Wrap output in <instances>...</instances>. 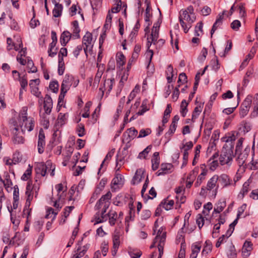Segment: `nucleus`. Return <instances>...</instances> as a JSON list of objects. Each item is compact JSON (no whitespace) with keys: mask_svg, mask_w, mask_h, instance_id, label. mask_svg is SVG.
<instances>
[{"mask_svg":"<svg viewBox=\"0 0 258 258\" xmlns=\"http://www.w3.org/2000/svg\"><path fill=\"white\" fill-rule=\"evenodd\" d=\"M112 194L108 191L105 195H103L97 202L95 208L96 210H100L95 215V220L96 223H102L107 220L106 210L108 209L111 198Z\"/></svg>","mask_w":258,"mask_h":258,"instance_id":"obj_1","label":"nucleus"},{"mask_svg":"<svg viewBox=\"0 0 258 258\" xmlns=\"http://www.w3.org/2000/svg\"><path fill=\"white\" fill-rule=\"evenodd\" d=\"M235 136L233 135L228 137L226 140H224L226 144L223 147L219 158V162L222 165L228 164L232 160L233 157V141L235 140Z\"/></svg>","mask_w":258,"mask_h":258,"instance_id":"obj_2","label":"nucleus"},{"mask_svg":"<svg viewBox=\"0 0 258 258\" xmlns=\"http://www.w3.org/2000/svg\"><path fill=\"white\" fill-rule=\"evenodd\" d=\"M19 126L23 134L25 131L31 132L34 128L35 121L33 117L27 115V107H24L19 115Z\"/></svg>","mask_w":258,"mask_h":258,"instance_id":"obj_3","label":"nucleus"},{"mask_svg":"<svg viewBox=\"0 0 258 258\" xmlns=\"http://www.w3.org/2000/svg\"><path fill=\"white\" fill-rule=\"evenodd\" d=\"M166 237V232L163 227L159 228L157 232V234L153 240L152 244L150 246V248H153L156 245V243H158V248L159 252L158 258H161L163 254L164 246L165 245Z\"/></svg>","mask_w":258,"mask_h":258,"instance_id":"obj_4","label":"nucleus"},{"mask_svg":"<svg viewBox=\"0 0 258 258\" xmlns=\"http://www.w3.org/2000/svg\"><path fill=\"white\" fill-rule=\"evenodd\" d=\"M37 177H44L46 176L47 172H50V175H54L55 166L52 165L50 161H47L46 164L43 163H39L37 164L35 169Z\"/></svg>","mask_w":258,"mask_h":258,"instance_id":"obj_5","label":"nucleus"},{"mask_svg":"<svg viewBox=\"0 0 258 258\" xmlns=\"http://www.w3.org/2000/svg\"><path fill=\"white\" fill-rule=\"evenodd\" d=\"M95 40L93 39L92 34L87 32L82 38V45H84V51L86 57H88V51L91 52L93 50Z\"/></svg>","mask_w":258,"mask_h":258,"instance_id":"obj_6","label":"nucleus"},{"mask_svg":"<svg viewBox=\"0 0 258 258\" xmlns=\"http://www.w3.org/2000/svg\"><path fill=\"white\" fill-rule=\"evenodd\" d=\"M194 8L192 6H189L186 10H181L179 12V20L186 21L187 23H192L195 19L191 18L190 15L193 14Z\"/></svg>","mask_w":258,"mask_h":258,"instance_id":"obj_7","label":"nucleus"},{"mask_svg":"<svg viewBox=\"0 0 258 258\" xmlns=\"http://www.w3.org/2000/svg\"><path fill=\"white\" fill-rule=\"evenodd\" d=\"M13 137L12 140L14 144H22L24 143L25 138L23 136L24 134L20 131L19 126L15 127L12 131Z\"/></svg>","mask_w":258,"mask_h":258,"instance_id":"obj_8","label":"nucleus"},{"mask_svg":"<svg viewBox=\"0 0 258 258\" xmlns=\"http://www.w3.org/2000/svg\"><path fill=\"white\" fill-rule=\"evenodd\" d=\"M74 81V77L71 75H66L62 81L61 88L62 91L66 90L68 91L70 87L73 84V81Z\"/></svg>","mask_w":258,"mask_h":258,"instance_id":"obj_9","label":"nucleus"},{"mask_svg":"<svg viewBox=\"0 0 258 258\" xmlns=\"http://www.w3.org/2000/svg\"><path fill=\"white\" fill-rule=\"evenodd\" d=\"M159 27L153 26L150 37L148 38V48H149L152 43L155 44V41H157L159 37Z\"/></svg>","mask_w":258,"mask_h":258,"instance_id":"obj_10","label":"nucleus"},{"mask_svg":"<svg viewBox=\"0 0 258 258\" xmlns=\"http://www.w3.org/2000/svg\"><path fill=\"white\" fill-rule=\"evenodd\" d=\"M45 146V134L43 130L41 128L39 132L37 145L38 151L39 153L41 154L44 152Z\"/></svg>","mask_w":258,"mask_h":258,"instance_id":"obj_11","label":"nucleus"},{"mask_svg":"<svg viewBox=\"0 0 258 258\" xmlns=\"http://www.w3.org/2000/svg\"><path fill=\"white\" fill-rule=\"evenodd\" d=\"M173 165L171 163H162L160 169L156 172L157 176L168 174L172 171Z\"/></svg>","mask_w":258,"mask_h":258,"instance_id":"obj_12","label":"nucleus"},{"mask_svg":"<svg viewBox=\"0 0 258 258\" xmlns=\"http://www.w3.org/2000/svg\"><path fill=\"white\" fill-rule=\"evenodd\" d=\"M53 102L51 97L46 94L44 98L43 107L45 113L47 114H50L52 108Z\"/></svg>","mask_w":258,"mask_h":258,"instance_id":"obj_13","label":"nucleus"},{"mask_svg":"<svg viewBox=\"0 0 258 258\" xmlns=\"http://www.w3.org/2000/svg\"><path fill=\"white\" fill-rule=\"evenodd\" d=\"M123 183V176L120 174L116 173L115 176L112 180L111 188L116 189L117 188L122 186Z\"/></svg>","mask_w":258,"mask_h":258,"instance_id":"obj_14","label":"nucleus"},{"mask_svg":"<svg viewBox=\"0 0 258 258\" xmlns=\"http://www.w3.org/2000/svg\"><path fill=\"white\" fill-rule=\"evenodd\" d=\"M201 169H202L201 173L198 176L197 181L195 183L196 186H200L203 181L205 179V176H206L208 170L206 168V166L205 164L201 165Z\"/></svg>","mask_w":258,"mask_h":258,"instance_id":"obj_15","label":"nucleus"},{"mask_svg":"<svg viewBox=\"0 0 258 258\" xmlns=\"http://www.w3.org/2000/svg\"><path fill=\"white\" fill-rule=\"evenodd\" d=\"M112 240L113 247L112 250V254L113 256H115L120 245V235L118 232H116L113 234Z\"/></svg>","mask_w":258,"mask_h":258,"instance_id":"obj_16","label":"nucleus"},{"mask_svg":"<svg viewBox=\"0 0 258 258\" xmlns=\"http://www.w3.org/2000/svg\"><path fill=\"white\" fill-rule=\"evenodd\" d=\"M218 179L219 176L218 175H214L207 182L206 186L207 189L210 191L216 187V190H217L219 188V184H217Z\"/></svg>","mask_w":258,"mask_h":258,"instance_id":"obj_17","label":"nucleus"},{"mask_svg":"<svg viewBox=\"0 0 258 258\" xmlns=\"http://www.w3.org/2000/svg\"><path fill=\"white\" fill-rule=\"evenodd\" d=\"M223 187L230 185L232 183V180L226 174H222L219 176L218 180Z\"/></svg>","mask_w":258,"mask_h":258,"instance_id":"obj_18","label":"nucleus"},{"mask_svg":"<svg viewBox=\"0 0 258 258\" xmlns=\"http://www.w3.org/2000/svg\"><path fill=\"white\" fill-rule=\"evenodd\" d=\"M144 172L145 170L143 169H138L136 170L135 175L132 179V184L135 185L139 183L142 181V178L144 177Z\"/></svg>","mask_w":258,"mask_h":258,"instance_id":"obj_19","label":"nucleus"},{"mask_svg":"<svg viewBox=\"0 0 258 258\" xmlns=\"http://www.w3.org/2000/svg\"><path fill=\"white\" fill-rule=\"evenodd\" d=\"M72 31L73 33L72 35H73V37L74 39H78L80 38V29L79 26L78 21L77 20L74 21L72 23Z\"/></svg>","mask_w":258,"mask_h":258,"instance_id":"obj_20","label":"nucleus"},{"mask_svg":"<svg viewBox=\"0 0 258 258\" xmlns=\"http://www.w3.org/2000/svg\"><path fill=\"white\" fill-rule=\"evenodd\" d=\"M73 37L72 34L69 31H63L60 37V42L62 46H64Z\"/></svg>","mask_w":258,"mask_h":258,"instance_id":"obj_21","label":"nucleus"},{"mask_svg":"<svg viewBox=\"0 0 258 258\" xmlns=\"http://www.w3.org/2000/svg\"><path fill=\"white\" fill-rule=\"evenodd\" d=\"M253 249V244L248 240H246L242 246V252L244 255L248 256L250 255V251Z\"/></svg>","mask_w":258,"mask_h":258,"instance_id":"obj_22","label":"nucleus"},{"mask_svg":"<svg viewBox=\"0 0 258 258\" xmlns=\"http://www.w3.org/2000/svg\"><path fill=\"white\" fill-rule=\"evenodd\" d=\"M224 12L221 14H219L218 16L213 25L212 29L211 30V35L212 37V35L215 32V31L217 29L218 27H219L222 24V20L223 19Z\"/></svg>","mask_w":258,"mask_h":258,"instance_id":"obj_23","label":"nucleus"},{"mask_svg":"<svg viewBox=\"0 0 258 258\" xmlns=\"http://www.w3.org/2000/svg\"><path fill=\"white\" fill-rule=\"evenodd\" d=\"M218 156V153L216 152L208 161L209 169L212 171H214L219 165L218 161L214 160L217 158Z\"/></svg>","mask_w":258,"mask_h":258,"instance_id":"obj_24","label":"nucleus"},{"mask_svg":"<svg viewBox=\"0 0 258 258\" xmlns=\"http://www.w3.org/2000/svg\"><path fill=\"white\" fill-rule=\"evenodd\" d=\"M152 168L155 171L158 168L160 164V158L159 152H156L153 154V158L151 160Z\"/></svg>","mask_w":258,"mask_h":258,"instance_id":"obj_25","label":"nucleus"},{"mask_svg":"<svg viewBox=\"0 0 258 258\" xmlns=\"http://www.w3.org/2000/svg\"><path fill=\"white\" fill-rule=\"evenodd\" d=\"M226 206V203L225 199L220 200L215 205L214 211L216 213L221 212Z\"/></svg>","mask_w":258,"mask_h":258,"instance_id":"obj_26","label":"nucleus"},{"mask_svg":"<svg viewBox=\"0 0 258 258\" xmlns=\"http://www.w3.org/2000/svg\"><path fill=\"white\" fill-rule=\"evenodd\" d=\"M174 204V202L173 200H168V198H167L162 201L160 204V206L168 211L171 210L173 208Z\"/></svg>","mask_w":258,"mask_h":258,"instance_id":"obj_27","label":"nucleus"},{"mask_svg":"<svg viewBox=\"0 0 258 258\" xmlns=\"http://www.w3.org/2000/svg\"><path fill=\"white\" fill-rule=\"evenodd\" d=\"M68 117V113H59L58 114L57 120H56V125L58 126H61L64 125L67 121Z\"/></svg>","mask_w":258,"mask_h":258,"instance_id":"obj_28","label":"nucleus"},{"mask_svg":"<svg viewBox=\"0 0 258 258\" xmlns=\"http://www.w3.org/2000/svg\"><path fill=\"white\" fill-rule=\"evenodd\" d=\"M4 176L5 179H2V181H1V182L4 184L6 189L8 191V188L11 187L13 185V182L8 173H5Z\"/></svg>","mask_w":258,"mask_h":258,"instance_id":"obj_29","label":"nucleus"},{"mask_svg":"<svg viewBox=\"0 0 258 258\" xmlns=\"http://www.w3.org/2000/svg\"><path fill=\"white\" fill-rule=\"evenodd\" d=\"M237 155L238 157L236 159V161L238 165L240 166L243 165L245 163V160L247 157L248 154L247 152H246V150H245L243 152H239V154H238Z\"/></svg>","mask_w":258,"mask_h":258,"instance_id":"obj_30","label":"nucleus"},{"mask_svg":"<svg viewBox=\"0 0 258 258\" xmlns=\"http://www.w3.org/2000/svg\"><path fill=\"white\" fill-rule=\"evenodd\" d=\"M116 60L117 68H120L125 64V57L122 52L117 53Z\"/></svg>","mask_w":258,"mask_h":258,"instance_id":"obj_31","label":"nucleus"},{"mask_svg":"<svg viewBox=\"0 0 258 258\" xmlns=\"http://www.w3.org/2000/svg\"><path fill=\"white\" fill-rule=\"evenodd\" d=\"M106 217H109V223L111 226H114L115 224L117 217V212L114 211H110L107 215Z\"/></svg>","mask_w":258,"mask_h":258,"instance_id":"obj_32","label":"nucleus"},{"mask_svg":"<svg viewBox=\"0 0 258 258\" xmlns=\"http://www.w3.org/2000/svg\"><path fill=\"white\" fill-rule=\"evenodd\" d=\"M83 240V238L81 241H79L78 242L77 245L78 247L76 250L74 251L75 253L72 256L71 258H81L83 257L85 253L81 250V245H82V241Z\"/></svg>","mask_w":258,"mask_h":258,"instance_id":"obj_33","label":"nucleus"},{"mask_svg":"<svg viewBox=\"0 0 258 258\" xmlns=\"http://www.w3.org/2000/svg\"><path fill=\"white\" fill-rule=\"evenodd\" d=\"M126 133L127 134L128 137L126 139V140H129V141H132L136 137H138V131L134 127H132L127 130Z\"/></svg>","mask_w":258,"mask_h":258,"instance_id":"obj_34","label":"nucleus"},{"mask_svg":"<svg viewBox=\"0 0 258 258\" xmlns=\"http://www.w3.org/2000/svg\"><path fill=\"white\" fill-rule=\"evenodd\" d=\"M203 104H202L201 103H200L199 105H198L194 108L191 118V120L192 121V122H195L196 119H197L198 117V116L201 113L203 109Z\"/></svg>","mask_w":258,"mask_h":258,"instance_id":"obj_35","label":"nucleus"},{"mask_svg":"<svg viewBox=\"0 0 258 258\" xmlns=\"http://www.w3.org/2000/svg\"><path fill=\"white\" fill-rule=\"evenodd\" d=\"M115 84V80L113 77L106 79L104 81V86L108 91L110 92L112 89L113 86Z\"/></svg>","mask_w":258,"mask_h":258,"instance_id":"obj_36","label":"nucleus"},{"mask_svg":"<svg viewBox=\"0 0 258 258\" xmlns=\"http://www.w3.org/2000/svg\"><path fill=\"white\" fill-rule=\"evenodd\" d=\"M57 43V41H52L49 44V47L48 50V55L50 57H54L57 52V49L54 48Z\"/></svg>","mask_w":258,"mask_h":258,"instance_id":"obj_37","label":"nucleus"},{"mask_svg":"<svg viewBox=\"0 0 258 258\" xmlns=\"http://www.w3.org/2000/svg\"><path fill=\"white\" fill-rule=\"evenodd\" d=\"M201 246L200 244H195L191 246V253L190 258H197L201 250Z\"/></svg>","mask_w":258,"mask_h":258,"instance_id":"obj_38","label":"nucleus"},{"mask_svg":"<svg viewBox=\"0 0 258 258\" xmlns=\"http://www.w3.org/2000/svg\"><path fill=\"white\" fill-rule=\"evenodd\" d=\"M74 209V206H69L66 207L64 209V211L63 212V216H64V219H62V220L60 221V223L61 224H63L66 221V219L67 217L69 216L70 213L72 212V211Z\"/></svg>","mask_w":258,"mask_h":258,"instance_id":"obj_39","label":"nucleus"},{"mask_svg":"<svg viewBox=\"0 0 258 258\" xmlns=\"http://www.w3.org/2000/svg\"><path fill=\"white\" fill-rule=\"evenodd\" d=\"M62 10V6L61 4H56L53 10L52 13L54 17H58L61 16Z\"/></svg>","mask_w":258,"mask_h":258,"instance_id":"obj_40","label":"nucleus"},{"mask_svg":"<svg viewBox=\"0 0 258 258\" xmlns=\"http://www.w3.org/2000/svg\"><path fill=\"white\" fill-rule=\"evenodd\" d=\"M114 6L110 10L112 13H116L120 11L121 8L122 2L121 0H113Z\"/></svg>","mask_w":258,"mask_h":258,"instance_id":"obj_41","label":"nucleus"},{"mask_svg":"<svg viewBox=\"0 0 258 258\" xmlns=\"http://www.w3.org/2000/svg\"><path fill=\"white\" fill-rule=\"evenodd\" d=\"M227 254L229 258L237 257V253L236 252L235 248L232 243H230V245L229 246Z\"/></svg>","mask_w":258,"mask_h":258,"instance_id":"obj_42","label":"nucleus"},{"mask_svg":"<svg viewBox=\"0 0 258 258\" xmlns=\"http://www.w3.org/2000/svg\"><path fill=\"white\" fill-rule=\"evenodd\" d=\"M232 47V42L230 40H228L227 41V45L225 48V50L223 52H221L219 54V55L221 57H225L226 55L229 53V52L231 50Z\"/></svg>","mask_w":258,"mask_h":258,"instance_id":"obj_43","label":"nucleus"},{"mask_svg":"<svg viewBox=\"0 0 258 258\" xmlns=\"http://www.w3.org/2000/svg\"><path fill=\"white\" fill-rule=\"evenodd\" d=\"M32 10H33V18L31 19L29 25L31 28L34 29L37 26L40 25V22L38 20L35 19V13L34 11V7H32Z\"/></svg>","mask_w":258,"mask_h":258,"instance_id":"obj_44","label":"nucleus"},{"mask_svg":"<svg viewBox=\"0 0 258 258\" xmlns=\"http://www.w3.org/2000/svg\"><path fill=\"white\" fill-rule=\"evenodd\" d=\"M188 103L185 100H183L180 104V113L183 117H185L187 112V105Z\"/></svg>","mask_w":258,"mask_h":258,"instance_id":"obj_45","label":"nucleus"},{"mask_svg":"<svg viewBox=\"0 0 258 258\" xmlns=\"http://www.w3.org/2000/svg\"><path fill=\"white\" fill-rule=\"evenodd\" d=\"M249 184L250 182L249 180L245 182L243 184V186L242 189H241L239 194L241 195L242 198H243L244 196L247 194V192L249 191Z\"/></svg>","mask_w":258,"mask_h":258,"instance_id":"obj_46","label":"nucleus"},{"mask_svg":"<svg viewBox=\"0 0 258 258\" xmlns=\"http://www.w3.org/2000/svg\"><path fill=\"white\" fill-rule=\"evenodd\" d=\"M241 125L244 133H248L251 129V124L249 121L243 120L241 122Z\"/></svg>","mask_w":258,"mask_h":258,"instance_id":"obj_47","label":"nucleus"},{"mask_svg":"<svg viewBox=\"0 0 258 258\" xmlns=\"http://www.w3.org/2000/svg\"><path fill=\"white\" fill-rule=\"evenodd\" d=\"M152 148L151 145H149L145 148L143 151L140 152L138 155V158L139 159H145L147 156L148 153L151 151Z\"/></svg>","mask_w":258,"mask_h":258,"instance_id":"obj_48","label":"nucleus"},{"mask_svg":"<svg viewBox=\"0 0 258 258\" xmlns=\"http://www.w3.org/2000/svg\"><path fill=\"white\" fill-rule=\"evenodd\" d=\"M65 66L63 58L59 57L58 58V74L59 75H62L64 71Z\"/></svg>","mask_w":258,"mask_h":258,"instance_id":"obj_49","label":"nucleus"},{"mask_svg":"<svg viewBox=\"0 0 258 258\" xmlns=\"http://www.w3.org/2000/svg\"><path fill=\"white\" fill-rule=\"evenodd\" d=\"M194 144L191 141H189L185 144H183L180 148L181 150H183V153L188 154V151L191 149Z\"/></svg>","mask_w":258,"mask_h":258,"instance_id":"obj_50","label":"nucleus"},{"mask_svg":"<svg viewBox=\"0 0 258 258\" xmlns=\"http://www.w3.org/2000/svg\"><path fill=\"white\" fill-rule=\"evenodd\" d=\"M128 208L130 209L129 217H127L128 219L129 218L130 220L133 221L134 220V217L135 216V207L133 203L131 202L128 204Z\"/></svg>","mask_w":258,"mask_h":258,"instance_id":"obj_51","label":"nucleus"},{"mask_svg":"<svg viewBox=\"0 0 258 258\" xmlns=\"http://www.w3.org/2000/svg\"><path fill=\"white\" fill-rule=\"evenodd\" d=\"M128 253L132 258H139L142 254L140 250L137 249H131Z\"/></svg>","mask_w":258,"mask_h":258,"instance_id":"obj_52","label":"nucleus"},{"mask_svg":"<svg viewBox=\"0 0 258 258\" xmlns=\"http://www.w3.org/2000/svg\"><path fill=\"white\" fill-rule=\"evenodd\" d=\"M147 3V7L145 11V22H150V18L152 16V14L150 13L151 8L150 7V3Z\"/></svg>","mask_w":258,"mask_h":258,"instance_id":"obj_53","label":"nucleus"},{"mask_svg":"<svg viewBox=\"0 0 258 258\" xmlns=\"http://www.w3.org/2000/svg\"><path fill=\"white\" fill-rule=\"evenodd\" d=\"M152 133V131L149 128H143L140 130L139 132V135L137 137L138 138H142L145 137L149 135H150Z\"/></svg>","mask_w":258,"mask_h":258,"instance_id":"obj_54","label":"nucleus"},{"mask_svg":"<svg viewBox=\"0 0 258 258\" xmlns=\"http://www.w3.org/2000/svg\"><path fill=\"white\" fill-rule=\"evenodd\" d=\"M112 13L110 12V11H108L105 23L104 25V27L106 29H108L110 27L112 19V15L111 14Z\"/></svg>","mask_w":258,"mask_h":258,"instance_id":"obj_55","label":"nucleus"},{"mask_svg":"<svg viewBox=\"0 0 258 258\" xmlns=\"http://www.w3.org/2000/svg\"><path fill=\"white\" fill-rule=\"evenodd\" d=\"M212 243L209 240H207L205 242V246L204 249L202 251V254L204 253L208 254L209 252H211L212 250Z\"/></svg>","mask_w":258,"mask_h":258,"instance_id":"obj_56","label":"nucleus"},{"mask_svg":"<svg viewBox=\"0 0 258 258\" xmlns=\"http://www.w3.org/2000/svg\"><path fill=\"white\" fill-rule=\"evenodd\" d=\"M114 152V151L113 150H112L111 151L108 152V153L107 154V155L105 156V159H104V160L103 161V162H102V163L100 165V168L99 169L98 173V174H99V173L100 172V171H101L102 168L103 167V166L104 163L106 161H109L110 160V159L113 155Z\"/></svg>","mask_w":258,"mask_h":258,"instance_id":"obj_57","label":"nucleus"},{"mask_svg":"<svg viewBox=\"0 0 258 258\" xmlns=\"http://www.w3.org/2000/svg\"><path fill=\"white\" fill-rule=\"evenodd\" d=\"M198 167H195L193 170L188 174L187 177V179L188 180L194 181L196 178L197 175L198 173Z\"/></svg>","mask_w":258,"mask_h":258,"instance_id":"obj_58","label":"nucleus"},{"mask_svg":"<svg viewBox=\"0 0 258 258\" xmlns=\"http://www.w3.org/2000/svg\"><path fill=\"white\" fill-rule=\"evenodd\" d=\"M252 96L250 95H248L241 104V105L250 109L252 102Z\"/></svg>","mask_w":258,"mask_h":258,"instance_id":"obj_59","label":"nucleus"},{"mask_svg":"<svg viewBox=\"0 0 258 258\" xmlns=\"http://www.w3.org/2000/svg\"><path fill=\"white\" fill-rule=\"evenodd\" d=\"M27 68L30 70L28 73H36L37 71V69L36 67L34 66V63L32 60L28 59L27 61Z\"/></svg>","mask_w":258,"mask_h":258,"instance_id":"obj_60","label":"nucleus"},{"mask_svg":"<svg viewBox=\"0 0 258 258\" xmlns=\"http://www.w3.org/2000/svg\"><path fill=\"white\" fill-rule=\"evenodd\" d=\"M77 132L79 137H81L84 136L85 134V130L84 124L82 123L79 124L77 126Z\"/></svg>","mask_w":258,"mask_h":258,"instance_id":"obj_61","label":"nucleus"},{"mask_svg":"<svg viewBox=\"0 0 258 258\" xmlns=\"http://www.w3.org/2000/svg\"><path fill=\"white\" fill-rule=\"evenodd\" d=\"M244 141V138H240L237 141L236 146V149H235V154H238L239 152H241L242 147V144Z\"/></svg>","mask_w":258,"mask_h":258,"instance_id":"obj_62","label":"nucleus"},{"mask_svg":"<svg viewBox=\"0 0 258 258\" xmlns=\"http://www.w3.org/2000/svg\"><path fill=\"white\" fill-rule=\"evenodd\" d=\"M196 223L200 229L203 226L204 224V218L203 217L202 214H198L196 219Z\"/></svg>","mask_w":258,"mask_h":258,"instance_id":"obj_63","label":"nucleus"},{"mask_svg":"<svg viewBox=\"0 0 258 258\" xmlns=\"http://www.w3.org/2000/svg\"><path fill=\"white\" fill-rule=\"evenodd\" d=\"M32 166H30V165H29L28 168L27 169V170L25 171V173L23 174V175L22 176V179L23 180H27L29 178L30 176L31 175L32 173Z\"/></svg>","mask_w":258,"mask_h":258,"instance_id":"obj_64","label":"nucleus"}]
</instances>
